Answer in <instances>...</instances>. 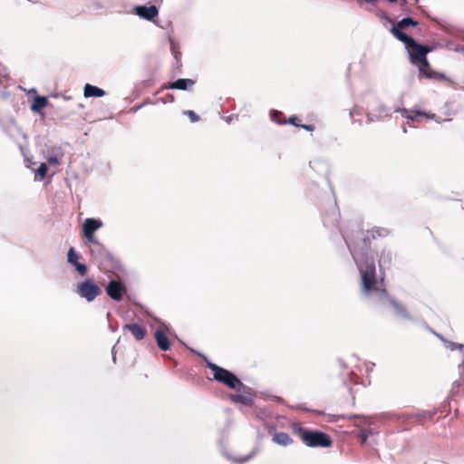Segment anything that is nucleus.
<instances>
[{"label": "nucleus", "mask_w": 464, "mask_h": 464, "mask_svg": "<svg viewBox=\"0 0 464 464\" xmlns=\"http://www.w3.org/2000/svg\"><path fill=\"white\" fill-rule=\"evenodd\" d=\"M123 331H129L137 341H141L147 335V329L139 324H127Z\"/></svg>", "instance_id": "obj_10"}, {"label": "nucleus", "mask_w": 464, "mask_h": 464, "mask_svg": "<svg viewBox=\"0 0 464 464\" xmlns=\"http://www.w3.org/2000/svg\"><path fill=\"white\" fill-rule=\"evenodd\" d=\"M163 102H174V96L172 94H167L165 96V98L163 99Z\"/></svg>", "instance_id": "obj_30"}, {"label": "nucleus", "mask_w": 464, "mask_h": 464, "mask_svg": "<svg viewBox=\"0 0 464 464\" xmlns=\"http://www.w3.org/2000/svg\"><path fill=\"white\" fill-rule=\"evenodd\" d=\"M75 269L81 276H85L87 273V266L84 264L78 263L74 266Z\"/></svg>", "instance_id": "obj_26"}, {"label": "nucleus", "mask_w": 464, "mask_h": 464, "mask_svg": "<svg viewBox=\"0 0 464 464\" xmlns=\"http://www.w3.org/2000/svg\"><path fill=\"white\" fill-rule=\"evenodd\" d=\"M48 162L50 164H54V165L59 164V160H58V159L56 157H49L48 158Z\"/></svg>", "instance_id": "obj_31"}, {"label": "nucleus", "mask_w": 464, "mask_h": 464, "mask_svg": "<svg viewBox=\"0 0 464 464\" xmlns=\"http://www.w3.org/2000/svg\"><path fill=\"white\" fill-rule=\"evenodd\" d=\"M286 123L292 124L296 127L301 126V120L299 117L293 115L286 120Z\"/></svg>", "instance_id": "obj_25"}, {"label": "nucleus", "mask_w": 464, "mask_h": 464, "mask_svg": "<svg viewBox=\"0 0 464 464\" xmlns=\"http://www.w3.org/2000/svg\"><path fill=\"white\" fill-rule=\"evenodd\" d=\"M102 226V222L94 218H86L82 225V233L87 241L96 239L94 233Z\"/></svg>", "instance_id": "obj_9"}, {"label": "nucleus", "mask_w": 464, "mask_h": 464, "mask_svg": "<svg viewBox=\"0 0 464 464\" xmlns=\"http://www.w3.org/2000/svg\"><path fill=\"white\" fill-rule=\"evenodd\" d=\"M92 257L98 263L101 270L109 271L114 266L115 260L111 254L97 239L87 241Z\"/></svg>", "instance_id": "obj_6"}, {"label": "nucleus", "mask_w": 464, "mask_h": 464, "mask_svg": "<svg viewBox=\"0 0 464 464\" xmlns=\"http://www.w3.org/2000/svg\"><path fill=\"white\" fill-rule=\"evenodd\" d=\"M195 84V81L191 79H179L173 82L163 84L160 87V91L166 89H177V90H188L189 87Z\"/></svg>", "instance_id": "obj_12"}, {"label": "nucleus", "mask_w": 464, "mask_h": 464, "mask_svg": "<svg viewBox=\"0 0 464 464\" xmlns=\"http://www.w3.org/2000/svg\"><path fill=\"white\" fill-rule=\"evenodd\" d=\"M391 33L394 37L405 44V48L409 53L411 63H415L419 61L426 63L427 54L431 51L429 46L418 44L412 37L407 35L397 28H391Z\"/></svg>", "instance_id": "obj_3"}, {"label": "nucleus", "mask_w": 464, "mask_h": 464, "mask_svg": "<svg viewBox=\"0 0 464 464\" xmlns=\"http://www.w3.org/2000/svg\"><path fill=\"white\" fill-rule=\"evenodd\" d=\"M80 258V256L75 252L73 247H71L68 251L67 259L68 262L72 265L73 266L78 264V259Z\"/></svg>", "instance_id": "obj_23"}, {"label": "nucleus", "mask_w": 464, "mask_h": 464, "mask_svg": "<svg viewBox=\"0 0 464 464\" xmlns=\"http://www.w3.org/2000/svg\"><path fill=\"white\" fill-rule=\"evenodd\" d=\"M206 366L213 372V378L230 389L240 391L245 389L244 383L231 372L211 362H207Z\"/></svg>", "instance_id": "obj_5"}, {"label": "nucleus", "mask_w": 464, "mask_h": 464, "mask_svg": "<svg viewBox=\"0 0 464 464\" xmlns=\"http://www.w3.org/2000/svg\"><path fill=\"white\" fill-rule=\"evenodd\" d=\"M420 63L419 66V78L425 77L427 79H439L440 78V73L433 71L430 65L429 61L426 59V63L423 61L417 62Z\"/></svg>", "instance_id": "obj_11"}, {"label": "nucleus", "mask_w": 464, "mask_h": 464, "mask_svg": "<svg viewBox=\"0 0 464 464\" xmlns=\"http://www.w3.org/2000/svg\"><path fill=\"white\" fill-rule=\"evenodd\" d=\"M47 103H48V101H47L46 97L36 96V97H34V99L33 101L31 110L34 111H40L41 110H43L44 107L47 106Z\"/></svg>", "instance_id": "obj_20"}, {"label": "nucleus", "mask_w": 464, "mask_h": 464, "mask_svg": "<svg viewBox=\"0 0 464 464\" xmlns=\"http://www.w3.org/2000/svg\"><path fill=\"white\" fill-rule=\"evenodd\" d=\"M254 454H255V452L253 451L247 456L239 457V458L235 459L234 460L239 464H243V463L246 462L247 460H249L254 456Z\"/></svg>", "instance_id": "obj_28"}, {"label": "nucleus", "mask_w": 464, "mask_h": 464, "mask_svg": "<svg viewBox=\"0 0 464 464\" xmlns=\"http://www.w3.org/2000/svg\"><path fill=\"white\" fill-rule=\"evenodd\" d=\"M353 259L358 266L361 275L362 292L364 295H370L372 292L376 291L379 294L383 305H391L396 309H401L400 305L388 296V293L385 289H379L376 287L377 277L373 259L372 257Z\"/></svg>", "instance_id": "obj_1"}, {"label": "nucleus", "mask_w": 464, "mask_h": 464, "mask_svg": "<svg viewBox=\"0 0 464 464\" xmlns=\"http://www.w3.org/2000/svg\"><path fill=\"white\" fill-rule=\"evenodd\" d=\"M391 3H395L397 0H388Z\"/></svg>", "instance_id": "obj_34"}, {"label": "nucleus", "mask_w": 464, "mask_h": 464, "mask_svg": "<svg viewBox=\"0 0 464 464\" xmlns=\"http://www.w3.org/2000/svg\"><path fill=\"white\" fill-rule=\"evenodd\" d=\"M184 113L189 118L191 122H196L199 120V116L193 111H186Z\"/></svg>", "instance_id": "obj_27"}, {"label": "nucleus", "mask_w": 464, "mask_h": 464, "mask_svg": "<svg viewBox=\"0 0 464 464\" xmlns=\"http://www.w3.org/2000/svg\"><path fill=\"white\" fill-rule=\"evenodd\" d=\"M76 292L81 297L92 302L102 294V289L93 279L88 278L78 284Z\"/></svg>", "instance_id": "obj_7"}, {"label": "nucleus", "mask_w": 464, "mask_h": 464, "mask_svg": "<svg viewBox=\"0 0 464 464\" xmlns=\"http://www.w3.org/2000/svg\"><path fill=\"white\" fill-rule=\"evenodd\" d=\"M301 128L306 130H309V131H312L314 130V127L313 125H310V124H301L300 126Z\"/></svg>", "instance_id": "obj_29"}, {"label": "nucleus", "mask_w": 464, "mask_h": 464, "mask_svg": "<svg viewBox=\"0 0 464 464\" xmlns=\"http://www.w3.org/2000/svg\"><path fill=\"white\" fill-rule=\"evenodd\" d=\"M48 168L45 163H42L39 168L36 170V174L41 178L44 179L46 176Z\"/></svg>", "instance_id": "obj_24"}, {"label": "nucleus", "mask_w": 464, "mask_h": 464, "mask_svg": "<svg viewBox=\"0 0 464 464\" xmlns=\"http://www.w3.org/2000/svg\"><path fill=\"white\" fill-rule=\"evenodd\" d=\"M390 231L384 227H374L367 230H359L346 240V244L353 258L368 257L372 243L379 237H386Z\"/></svg>", "instance_id": "obj_2"}, {"label": "nucleus", "mask_w": 464, "mask_h": 464, "mask_svg": "<svg viewBox=\"0 0 464 464\" xmlns=\"http://www.w3.org/2000/svg\"><path fill=\"white\" fill-rule=\"evenodd\" d=\"M105 95V92L98 88L97 86L86 83L84 86V96L85 97H102Z\"/></svg>", "instance_id": "obj_16"}, {"label": "nucleus", "mask_w": 464, "mask_h": 464, "mask_svg": "<svg viewBox=\"0 0 464 464\" xmlns=\"http://www.w3.org/2000/svg\"><path fill=\"white\" fill-rule=\"evenodd\" d=\"M107 295L115 301H121L126 294V287L121 281L111 280L106 286Z\"/></svg>", "instance_id": "obj_8"}, {"label": "nucleus", "mask_w": 464, "mask_h": 464, "mask_svg": "<svg viewBox=\"0 0 464 464\" xmlns=\"http://www.w3.org/2000/svg\"><path fill=\"white\" fill-rule=\"evenodd\" d=\"M237 392L234 394H230L229 398L230 400L235 403H241L243 405H251L252 403V398L250 393L248 392H241V390H237Z\"/></svg>", "instance_id": "obj_14"}, {"label": "nucleus", "mask_w": 464, "mask_h": 464, "mask_svg": "<svg viewBox=\"0 0 464 464\" xmlns=\"http://www.w3.org/2000/svg\"><path fill=\"white\" fill-rule=\"evenodd\" d=\"M293 432L298 436L307 447L329 448L333 444L330 436L320 430H311L299 425H294Z\"/></svg>", "instance_id": "obj_4"}, {"label": "nucleus", "mask_w": 464, "mask_h": 464, "mask_svg": "<svg viewBox=\"0 0 464 464\" xmlns=\"http://www.w3.org/2000/svg\"><path fill=\"white\" fill-rule=\"evenodd\" d=\"M158 9L155 5L136 7V14L147 20H152L158 15Z\"/></svg>", "instance_id": "obj_13"}, {"label": "nucleus", "mask_w": 464, "mask_h": 464, "mask_svg": "<svg viewBox=\"0 0 464 464\" xmlns=\"http://www.w3.org/2000/svg\"><path fill=\"white\" fill-rule=\"evenodd\" d=\"M273 441L282 446H288L293 443V440L285 432L275 433L273 436Z\"/></svg>", "instance_id": "obj_18"}, {"label": "nucleus", "mask_w": 464, "mask_h": 464, "mask_svg": "<svg viewBox=\"0 0 464 464\" xmlns=\"http://www.w3.org/2000/svg\"><path fill=\"white\" fill-rule=\"evenodd\" d=\"M366 439H367V436H366V434H364V432H363V433H362V442H365V441H366Z\"/></svg>", "instance_id": "obj_33"}, {"label": "nucleus", "mask_w": 464, "mask_h": 464, "mask_svg": "<svg viewBox=\"0 0 464 464\" xmlns=\"http://www.w3.org/2000/svg\"><path fill=\"white\" fill-rule=\"evenodd\" d=\"M348 419H350V420H352V419H361V417L358 416V415H350V416H348Z\"/></svg>", "instance_id": "obj_32"}, {"label": "nucleus", "mask_w": 464, "mask_h": 464, "mask_svg": "<svg viewBox=\"0 0 464 464\" xmlns=\"http://www.w3.org/2000/svg\"><path fill=\"white\" fill-rule=\"evenodd\" d=\"M271 119L278 124H285L286 120L284 117V114L279 111H271Z\"/></svg>", "instance_id": "obj_22"}, {"label": "nucleus", "mask_w": 464, "mask_h": 464, "mask_svg": "<svg viewBox=\"0 0 464 464\" xmlns=\"http://www.w3.org/2000/svg\"><path fill=\"white\" fill-rule=\"evenodd\" d=\"M380 270L390 267L392 264V255L390 252L382 250L378 260Z\"/></svg>", "instance_id": "obj_19"}, {"label": "nucleus", "mask_w": 464, "mask_h": 464, "mask_svg": "<svg viewBox=\"0 0 464 464\" xmlns=\"http://www.w3.org/2000/svg\"><path fill=\"white\" fill-rule=\"evenodd\" d=\"M154 337L158 347L161 351H168L170 348V342L168 336L161 330H156Z\"/></svg>", "instance_id": "obj_15"}, {"label": "nucleus", "mask_w": 464, "mask_h": 464, "mask_svg": "<svg viewBox=\"0 0 464 464\" xmlns=\"http://www.w3.org/2000/svg\"><path fill=\"white\" fill-rule=\"evenodd\" d=\"M401 113L405 118H407L412 121H418L420 117L430 118V116L426 112L420 111H414V110L403 109L401 111Z\"/></svg>", "instance_id": "obj_17"}, {"label": "nucleus", "mask_w": 464, "mask_h": 464, "mask_svg": "<svg viewBox=\"0 0 464 464\" xmlns=\"http://www.w3.org/2000/svg\"><path fill=\"white\" fill-rule=\"evenodd\" d=\"M418 22L411 17H406L399 21L396 25L392 28H397L402 32L403 29H406L408 26H417Z\"/></svg>", "instance_id": "obj_21"}]
</instances>
